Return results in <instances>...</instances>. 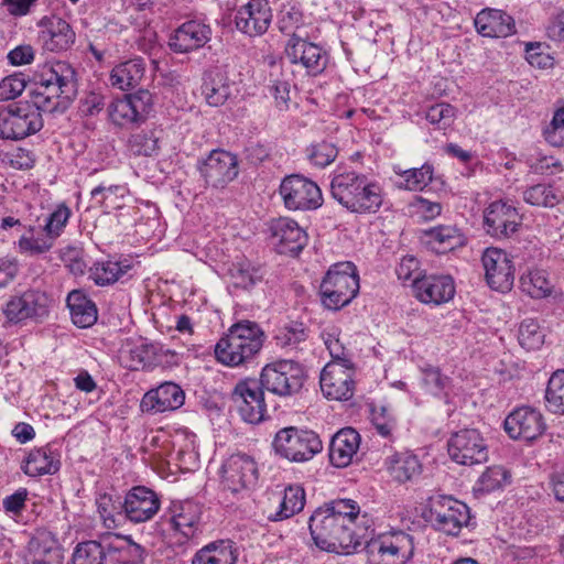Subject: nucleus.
<instances>
[{
  "label": "nucleus",
  "mask_w": 564,
  "mask_h": 564,
  "mask_svg": "<svg viewBox=\"0 0 564 564\" xmlns=\"http://www.w3.org/2000/svg\"><path fill=\"white\" fill-rule=\"evenodd\" d=\"M360 507L352 499H336L314 511L308 528L315 544L328 552L350 553L359 544L356 523Z\"/></svg>",
  "instance_id": "obj_1"
},
{
  "label": "nucleus",
  "mask_w": 564,
  "mask_h": 564,
  "mask_svg": "<svg viewBox=\"0 0 564 564\" xmlns=\"http://www.w3.org/2000/svg\"><path fill=\"white\" fill-rule=\"evenodd\" d=\"M77 95L76 72L70 64L57 61L44 64L33 74L32 106L39 111H64Z\"/></svg>",
  "instance_id": "obj_2"
},
{
  "label": "nucleus",
  "mask_w": 564,
  "mask_h": 564,
  "mask_svg": "<svg viewBox=\"0 0 564 564\" xmlns=\"http://www.w3.org/2000/svg\"><path fill=\"white\" fill-rule=\"evenodd\" d=\"M330 193L334 199L351 213H376L382 205L381 187L355 171L335 173Z\"/></svg>",
  "instance_id": "obj_3"
},
{
  "label": "nucleus",
  "mask_w": 564,
  "mask_h": 564,
  "mask_svg": "<svg viewBox=\"0 0 564 564\" xmlns=\"http://www.w3.org/2000/svg\"><path fill=\"white\" fill-rule=\"evenodd\" d=\"M264 334L254 322L242 321L230 326L215 346L216 359L228 367L251 361L261 350Z\"/></svg>",
  "instance_id": "obj_4"
},
{
  "label": "nucleus",
  "mask_w": 564,
  "mask_h": 564,
  "mask_svg": "<svg viewBox=\"0 0 564 564\" xmlns=\"http://www.w3.org/2000/svg\"><path fill=\"white\" fill-rule=\"evenodd\" d=\"M359 292V275L352 262H338L326 272L319 293L322 303L337 311L349 304Z\"/></svg>",
  "instance_id": "obj_5"
},
{
  "label": "nucleus",
  "mask_w": 564,
  "mask_h": 564,
  "mask_svg": "<svg viewBox=\"0 0 564 564\" xmlns=\"http://www.w3.org/2000/svg\"><path fill=\"white\" fill-rule=\"evenodd\" d=\"M424 519L434 530L457 536L469 523L470 512L466 503L451 496L438 495L429 499Z\"/></svg>",
  "instance_id": "obj_6"
},
{
  "label": "nucleus",
  "mask_w": 564,
  "mask_h": 564,
  "mask_svg": "<svg viewBox=\"0 0 564 564\" xmlns=\"http://www.w3.org/2000/svg\"><path fill=\"white\" fill-rule=\"evenodd\" d=\"M272 446L276 455L293 463L311 460L323 449L318 434L294 426L281 429L275 434Z\"/></svg>",
  "instance_id": "obj_7"
},
{
  "label": "nucleus",
  "mask_w": 564,
  "mask_h": 564,
  "mask_svg": "<svg viewBox=\"0 0 564 564\" xmlns=\"http://www.w3.org/2000/svg\"><path fill=\"white\" fill-rule=\"evenodd\" d=\"M305 378L304 367L293 359H279L268 364L260 375L261 386L279 397L299 393Z\"/></svg>",
  "instance_id": "obj_8"
},
{
  "label": "nucleus",
  "mask_w": 564,
  "mask_h": 564,
  "mask_svg": "<svg viewBox=\"0 0 564 564\" xmlns=\"http://www.w3.org/2000/svg\"><path fill=\"white\" fill-rule=\"evenodd\" d=\"M43 128L42 115L29 102L11 104L0 110V138L22 140Z\"/></svg>",
  "instance_id": "obj_9"
},
{
  "label": "nucleus",
  "mask_w": 564,
  "mask_h": 564,
  "mask_svg": "<svg viewBox=\"0 0 564 564\" xmlns=\"http://www.w3.org/2000/svg\"><path fill=\"white\" fill-rule=\"evenodd\" d=\"M372 564H405L414 553L413 538L403 532L382 533L367 544Z\"/></svg>",
  "instance_id": "obj_10"
},
{
  "label": "nucleus",
  "mask_w": 564,
  "mask_h": 564,
  "mask_svg": "<svg viewBox=\"0 0 564 564\" xmlns=\"http://www.w3.org/2000/svg\"><path fill=\"white\" fill-rule=\"evenodd\" d=\"M280 194L289 210H314L323 204L318 185L299 174L284 177L280 185Z\"/></svg>",
  "instance_id": "obj_11"
},
{
  "label": "nucleus",
  "mask_w": 564,
  "mask_h": 564,
  "mask_svg": "<svg viewBox=\"0 0 564 564\" xmlns=\"http://www.w3.org/2000/svg\"><path fill=\"white\" fill-rule=\"evenodd\" d=\"M449 457L459 465L474 466L488 460V445L476 429L454 433L447 442Z\"/></svg>",
  "instance_id": "obj_12"
},
{
  "label": "nucleus",
  "mask_w": 564,
  "mask_h": 564,
  "mask_svg": "<svg viewBox=\"0 0 564 564\" xmlns=\"http://www.w3.org/2000/svg\"><path fill=\"white\" fill-rule=\"evenodd\" d=\"M153 105L149 90L140 89L122 98L112 100L108 108V118L117 127L127 128L143 122Z\"/></svg>",
  "instance_id": "obj_13"
},
{
  "label": "nucleus",
  "mask_w": 564,
  "mask_h": 564,
  "mask_svg": "<svg viewBox=\"0 0 564 564\" xmlns=\"http://www.w3.org/2000/svg\"><path fill=\"white\" fill-rule=\"evenodd\" d=\"M198 171L207 187L225 188L239 174L238 158L229 151L215 149L199 162Z\"/></svg>",
  "instance_id": "obj_14"
},
{
  "label": "nucleus",
  "mask_w": 564,
  "mask_h": 564,
  "mask_svg": "<svg viewBox=\"0 0 564 564\" xmlns=\"http://www.w3.org/2000/svg\"><path fill=\"white\" fill-rule=\"evenodd\" d=\"M263 390L261 381L251 378L239 381L234 388L231 400L243 421L257 424L264 419L267 404Z\"/></svg>",
  "instance_id": "obj_15"
},
{
  "label": "nucleus",
  "mask_w": 564,
  "mask_h": 564,
  "mask_svg": "<svg viewBox=\"0 0 564 564\" xmlns=\"http://www.w3.org/2000/svg\"><path fill=\"white\" fill-rule=\"evenodd\" d=\"M50 299L37 290H28L22 294L11 296L2 308L7 321L13 324L26 319H41L48 313Z\"/></svg>",
  "instance_id": "obj_16"
},
{
  "label": "nucleus",
  "mask_w": 564,
  "mask_h": 564,
  "mask_svg": "<svg viewBox=\"0 0 564 564\" xmlns=\"http://www.w3.org/2000/svg\"><path fill=\"white\" fill-rule=\"evenodd\" d=\"M355 366L328 362L321 372L319 384L325 398L336 401L349 400L355 392Z\"/></svg>",
  "instance_id": "obj_17"
},
{
  "label": "nucleus",
  "mask_w": 564,
  "mask_h": 564,
  "mask_svg": "<svg viewBox=\"0 0 564 564\" xmlns=\"http://www.w3.org/2000/svg\"><path fill=\"white\" fill-rule=\"evenodd\" d=\"M285 54L292 64L302 65L313 76L321 74L328 61L326 52L319 45L307 41L300 33H293L289 39Z\"/></svg>",
  "instance_id": "obj_18"
},
{
  "label": "nucleus",
  "mask_w": 564,
  "mask_h": 564,
  "mask_svg": "<svg viewBox=\"0 0 564 564\" xmlns=\"http://www.w3.org/2000/svg\"><path fill=\"white\" fill-rule=\"evenodd\" d=\"M485 278L496 291H510L514 282V268L509 254L499 248H487L481 257Z\"/></svg>",
  "instance_id": "obj_19"
},
{
  "label": "nucleus",
  "mask_w": 564,
  "mask_h": 564,
  "mask_svg": "<svg viewBox=\"0 0 564 564\" xmlns=\"http://www.w3.org/2000/svg\"><path fill=\"white\" fill-rule=\"evenodd\" d=\"M269 231L272 243L281 254L295 256L307 243V234L293 219L279 217L269 223Z\"/></svg>",
  "instance_id": "obj_20"
},
{
  "label": "nucleus",
  "mask_w": 564,
  "mask_h": 564,
  "mask_svg": "<svg viewBox=\"0 0 564 564\" xmlns=\"http://www.w3.org/2000/svg\"><path fill=\"white\" fill-rule=\"evenodd\" d=\"M542 413L530 406H522L511 412L505 420V430L513 440L532 442L545 431Z\"/></svg>",
  "instance_id": "obj_21"
},
{
  "label": "nucleus",
  "mask_w": 564,
  "mask_h": 564,
  "mask_svg": "<svg viewBox=\"0 0 564 564\" xmlns=\"http://www.w3.org/2000/svg\"><path fill=\"white\" fill-rule=\"evenodd\" d=\"M124 519L133 523L150 521L159 512L161 500L159 495L145 487H132L124 496Z\"/></svg>",
  "instance_id": "obj_22"
},
{
  "label": "nucleus",
  "mask_w": 564,
  "mask_h": 564,
  "mask_svg": "<svg viewBox=\"0 0 564 564\" xmlns=\"http://www.w3.org/2000/svg\"><path fill=\"white\" fill-rule=\"evenodd\" d=\"M257 473V465L252 457L246 454H234L223 466L224 489L232 494L240 492L256 482Z\"/></svg>",
  "instance_id": "obj_23"
},
{
  "label": "nucleus",
  "mask_w": 564,
  "mask_h": 564,
  "mask_svg": "<svg viewBox=\"0 0 564 564\" xmlns=\"http://www.w3.org/2000/svg\"><path fill=\"white\" fill-rule=\"evenodd\" d=\"M39 26V42L43 50L48 52H63L75 43V32L67 21L58 17L43 18Z\"/></svg>",
  "instance_id": "obj_24"
},
{
  "label": "nucleus",
  "mask_w": 564,
  "mask_h": 564,
  "mask_svg": "<svg viewBox=\"0 0 564 564\" xmlns=\"http://www.w3.org/2000/svg\"><path fill=\"white\" fill-rule=\"evenodd\" d=\"M487 232L496 238H508L518 230L521 218L517 209L506 202L491 203L485 210Z\"/></svg>",
  "instance_id": "obj_25"
},
{
  "label": "nucleus",
  "mask_w": 564,
  "mask_h": 564,
  "mask_svg": "<svg viewBox=\"0 0 564 564\" xmlns=\"http://www.w3.org/2000/svg\"><path fill=\"white\" fill-rule=\"evenodd\" d=\"M413 292L420 302L440 305L454 297L455 284L449 275H423L413 281Z\"/></svg>",
  "instance_id": "obj_26"
},
{
  "label": "nucleus",
  "mask_w": 564,
  "mask_h": 564,
  "mask_svg": "<svg viewBox=\"0 0 564 564\" xmlns=\"http://www.w3.org/2000/svg\"><path fill=\"white\" fill-rule=\"evenodd\" d=\"M272 21L268 0H250L236 14V26L250 36L265 33Z\"/></svg>",
  "instance_id": "obj_27"
},
{
  "label": "nucleus",
  "mask_w": 564,
  "mask_h": 564,
  "mask_svg": "<svg viewBox=\"0 0 564 564\" xmlns=\"http://www.w3.org/2000/svg\"><path fill=\"white\" fill-rule=\"evenodd\" d=\"M185 401V393L174 382H164L156 389L148 391L141 400L143 412H165L181 408Z\"/></svg>",
  "instance_id": "obj_28"
},
{
  "label": "nucleus",
  "mask_w": 564,
  "mask_h": 564,
  "mask_svg": "<svg viewBox=\"0 0 564 564\" xmlns=\"http://www.w3.org/2000/svg\"><path fill=\"white\" fill-rule=\"evenodd\" d=\"M212 29L200 21L191 20L180 25L170 39L174 52L187 53L203 47L209 42Z\"/></svg>",
  "instance_id": "obj_29"
},
{
  "label": "nucleus",
  "mask_w": 564,
  "mask_h": 564,
  "mask_svg": "<svg viewBox=\"0 0 564 564\" xmlns=\"http://www.w3.org/2000/svg\"><path fill=\"white\" fill-rule=\"evenodd\" d=\"M361 437L352 427L339 430L330 440L329 462L336 468H345L352 464L360 447Z\"/></svg>",
  "instance_id": "obj_30"
},
{
  "label": "nucleus",
  "mask_w": 564,
  "mask_h": 564,
  "mask_svg": "<svg viewBox=\"0 0 564 564\" xmlns=\"http://www.w3.org/2000/svg\"><path fill=\"white\" fill-rule=\"evenodd\" d=\"M474 24L482 36L507 37L516 32L513 18L497 9H482L476 15Z\"/></svg>",
  "instance_id": "obj_31"
},
{
  "label": "nucleus",
  "mask_w": 564,
  "mask_h": 564,
  "mask_svg": "<svg viewBox=\"0 0 564 564\" xmlns=\"http://www.w3.org/2000/svg\"><path fill=\"white\" fill-rule=\"evenodd\" d=\"M62 550L50 532H39L28 543L26 564H61Z\"/></svg>",
  "instance_id": "obj_32"
},
{
  "label": "nucleus",
  "mask_w": 564,
  "mask_h": 564,
  "mask_svg": "<svg viewBox=\"0 0 564 564\" xmlns=\"http://www.w3.org/2000/svg\"><path fill=\"white\" fill-rule=\"evenodd\" d=\"M173 528L185 539L194 538L199 531L200 507L192 500L173 501L170 507Z\"/></svg>",
  "instance_id": "obj_33"
},
{
  "label": "nucleus",
  "mask_w": 564,
  "mask_h": 564,
  "mask_svg": "<svg viewBox=\"0 0 564 564\" xmlns=\"http://www.w3.org/2000/svg\"><path fill=\"white\" fill-rule=\"evenodd\" d=\"M421 240L435 253H446L466 243L460 230L448 225H441L422 231Z\"/></svg>",
  "instance_id": "obj_34"
},
{
  "label": "nucleus",
  "mask_w": 564,
  "mask_h": 564,
  "mask_svg": "<svg viewBox=\"0 0 564 564\" xmlns=\"http://www.w3.org/2000/svg\"><path fill=\"white\" fill-rule=\"evenodd\" d=\"M202 95L208 106H224L232 95V83L225 72L220 69L208 70L203 78Z\"/></svg>",
  "instance_id": "obj_35"
},
{
  "label": "nucleus",
  "mask_w": 564,
  "mask_h": 564,
  "mask_svg": "<svg viewBox=\"0 0 564 564\" xmlns=\"http://www.w3.org/2000/svg\"><path fill=\"white\" fill-rule=\"evenodd\" d=\"M239 550L231 540H217L199 549L192 564H237Z\"/></svg>",
  "instance_id": "obj_36"
},
{
  "label": "nucleus",
  "mask_w": 564,
  "mask_h": 564,
  "mask_svg": "<svg viewBox=\"0 0 564 564\" xmlns=\"http://www.w3.org/2000/svg\"><path fill=\"white\" fill-rule=\"evenodd\" d=\"M145 73L143 58H132L115 66L110 73V84L121 90L137 87Z\"/></svg>",
  "instance_id": "obj_37"
},
{
  "label": "nucleus",
  "mask_w": 564,
  "mask_h": 564,
  "mask_svg": "<svg viewBox=\"0 0 564 564\" xmlns=\"http://www.w3.org/2000/svg\"><path fill=\"white\" fill-rule=\"evenodd\" d=\"M109 554H117L120 564H144L148 556L145 546L137 543L130 535H116L115 540L107 544Z\"/></svg>",
  "instance_id": "obj_38"
},
{
  "label": "nucleus",
  "mask_w": 564,
  "mask_h": 564,
  "mask_svg": "<svg viewBox=\"0 0 564 564\" xmlns=\"http://www.w3.org/2000/svg\"><path fill=\"white\" fill-rule=\"evenodd\" d=\"M66 302L70 311L72 321L76 326L87 328L96 323V305L82 291H72L68 294Z\"/></svg>",
  "instance_id": "obj_39"
},
{
  "label": "nucleus",
  "mask_w": 564,
  "mask_h": 564,
  "mask_svg": "<svg viewBox=\"0 0 564 564\" xmlns=\"http://www.w3.org/2000/svg\"><path fill=\"white\" fill-rule=\"evenodd\" d=\"M59 469V462L48 446L32 449L23 466L26 475L36 477L55 474Z\"/></svg>",
  "instance_id": "obj_40"
},
{
  "label": "nucleus",
  "mask_w": 564,
  "mask_h": 564,
  "mask_svg": "<svg viewBox=\"0 0 564 564\" xmlns=\"http://www.w3.org/2000/svg\"><path fill=\"white\" fill-rule=\"evenodd\" d=\"M387 467L391 477L398 482L412 480L421 473L417 457L410 453H395L387 459Z\"/></svg>",
  "instance_id": "obj_41"
},
{
  "label": "nucleus",
  "mask_w": 564,
  "mask_h": 564,
  "mask_svg": "<svg viewBox=\"0 0 564 564\" xmlns=\"http://www.w3.org/2000/svg\"><path fill=\"white\" fill-rule=\"evenodd\" d=\"M229 276L232 288L243 291H250L263 280L261 268L248 260L232 263Z\"/></svg>",
  "instance_id": "obj_42"
},
{
  "label": "nucleus",
  "mask_w": 564,
  "mask_h": 564,
  "mask_svg": "<svg viewBox=\"0 0 564 564\" xmlns=\"http://www.w3.org/2000/svg\"><path fill=\"white\" fill-rule=\"evenodd\" d=\"M97 511L107 529H115L124 518L123 500L119 496L101 494L96 499Z\"/></svg>",
  "instance_id": "obj_43"
},
{
  "label": "nucleus",
  "mask_w": 564,
  "mask_h": 564,
  "mask_svg": "<svg viewBox=\"0 0 564 564\" xmlns=\"http://www.w3.org/2000/svg\"><path fill=\"white\" fill-rule=\"evenodd\" d=\"M525 203L544 208H553L563 200L562 193L552 184L540 183L523 191Z\"/></svg>",
  "instance_id": "obj_44"
},
{
  "label": "nucleus",
  "mask_w": 564,
  "mask_h": 564,
  "mask_svg": "<svg viewBox=\"0 0 564 564\" xmlns=\"http://www.w3.org/2000/svg\"><path fill=\"white\" fill-rule=\"evenodd\" d=\"M305 505V491L299 485H291L284 490L279 510L268 517L271 521H281L300 512Z\"/></svg>",
  "instance_id": "obj_45"
},
{
  "label": "nucleus",
  "mask_w": 564,
  "mask_h": 564,
  "mask_svg": "<svg viewBox=\"0 0 564 564\" xmlns=\"http://www.w3.org/2000/svg\"><path fill=\"white\" fill-rule=\"evenodd\" d=\"M127 188L122 185H98L90 192V198L96 206L106 212L116 210L123 205Z\"/></svg>",
  "instance_id": "obj_46"
},
{
  "label": "nucleus",
  "mask_w": 564,
  "mask_h": 564,
  "mask_svg": "<svg viewBox=\"0 0 564 564\" xmlns=\"http://www.w3.org/2000/svg\"><path fill=\"white\" fill-rule=\"evenodd\" d=\"M130 268V264L118 261H100L90 268L89 276L97 285H109L117 282Z\"/></svg>",
  "instance_id": "obj_47"
},
{
  "label": "nucleus",
  "mask_w": 564,
  "mask_h": 564,
  "mask_svg": "<svg viewBox=\"0 0 564 564\" xmlns=\"http://www.w3.org/2000/svg\"><path fill=\"white\" fill-rule=\"evenodd\" d=\"M521 290L534 299L545 297L551 293L552 285L544 270L531 269L520 278Z\"/></svg>",
  "instance_id": "obj_48"
},
{
  "label": "nucleus",
  "mask_w": 564,
  "mask_h": 564,
  "mask_svg": "<svg viewBox=\"0 0 564 564\" xmlns=\"http://www.w3.org/2000/svg\"><path fill=\"white\" fill-rule=\"evenodd\" d=\"M307 339V332L303 324H291L278 329L274 340L276 346L288 352L301 350V345Z\"/></svg>",
  "instance_id": "obj_49"
},
{
  "label": "nucleus",
  "mask_w": 564,
  "mask_h": 564,
  "mask_svg": "<svg viewBox=\"0 0 564 564\" xmlns=\"http://www.w3.org/2000/svg\"><path fill=\"white\" fill-rule=\"evenodd\" d=\"M107 545L97 541H86L77 544L73 552L72 564H106Z\"/></svg>",
  "instance_id": "obj_50"
},
{
  "label": "nucleus",
  "mask_w": 564,
  "mask_h": 564,
  "mask_svg": "<svg viewBox=\"0 0 564 564\" xmlns=\"http://www.w3.org/2000/svg\"><path fill=\"white\" fill-rule=\"evenodd\" d=\"M395 173L402 177L399 187L408 191H422L433 180V167L429 164L404 171L395 170Z\"/></svg>",
  "instance_id": "obj_51"
},
{
  "label": "nucleus",
  "mask_w": 564,
  "mask_h": 564,
  "mask_svg": "<svg viewBox=\"0 0 564 564\" xmlns=\"http://www.w3.org/2000/svg\"><path fill=\"white\" fill-rule=\"evenodd\" d=\"M129 151L137 156H151L158 153L159 137L154 130H141L132 133L128 140Z\"/></svg>",
  "instance_id": "obj_52"
},
{
  "label": "nucleus",
  "mask_w": 564,
  "mask_h": 564,
  "mask_svg": "<svg viewBox=\"0 0 564 564\" xmlns=\"http://www.w3.org/2000/svg\"><path fill=\"white\" fill-rule=\"evenodd\" d=\"M545 403L549 411L564 414V370H556L549 379Z\"/></svg>",
  "instance_id": "obj_53"
},
{
  "label": "nucleus",
  "mask_w": 564,
  "mask_h": 564,
  "mask_svg": "<svg viewBox=\"0 0 564 564\" xmlns=\"http://www.w3.org/2000/svg\"><path fill=\"white\" fill-rule=\"evenodd\" d=\"M310 162L318 167L332 164L338 155L337 147L327 141L311 144L306 150Z\"/></svg>",
  "instance_id": "obj_54"
},
{
  "label": "nucleus",
  "mask_w": 564,
  "mask_h": 564,
  "mask_svg": "<svg viewBox=\"0 0 564 564\" xmlns=\"http://www.w3.org/2000/svg\"><path fill=\"white\" fill-rule=\"evenodd\" d=\"M425 118L437 129L446 130L456 119V109L447 102H440L427 109Z\"/></svg>",
  "instance_id": "obj_55"
},
{
  "label": "nucleus",
  "mask_w": 564,
  "mask_h": 564,
  "mask_svg": "<svg viewBox=\"0 0 564 564\" xmlns=\"http://www.w3.org/2000/svg\"><path fill=\"white\" fill-rule=\"evenodd\" d=\"M518 339L524 349L534 350L542 346L544 334L541 332L536 321L524 319L520 324Z\"/></svg>",
  "instance_id": "obj_56"
},
{
  "label": "nucleus",
  "mask_w": 564,
  "mask_h": 564,
  "mask_svg": "<svg viewBox=\"0 0 564 564\" xmlns=\"http://www.w3.org/2000/svg\"><path fill=\"white\" fill-rule=\"evenodd\" d=\"M509 479L508 471L502 466L488 467L478 479V490L491 492L502 488Z\"/></svg>",
  "instance_id": "obj_57"
},
{
  "label": "nucleus",
  "mask_w": 564,
  "mask_h": 564,
  "mask_svg": "<svg viewBox=\"0 0 564 564\" xmlns=\"http://www.w3.org/2000/svg\"><path fill=\"white\" fill-rule=\"evenodd\" d=\"M54 241L55 239L47 232H44L43 236L35 237L33 228H30V236H21L18 243L22 252L41 254L47 252L53 247Z\"/></svg>",
  "instance_id": "obj_58"
},
{
  "label": "nucleus",
  "mask_w": 564,
  "mask_h": 564,
  "mask_svg": "<svg viewBox=\"0 0 564 564\" xmlns=\"http://www.w3.org/2000/svg\"><path fill=\"white\" fill-rule=\"evenodd\" d=\"M70 215L72 212L69 207L66 204H59L56 209L47 217L43 231L47 232L51 237L56 239L61 236L63 229L68 223Z\"/></svg>",
  "instance_id": "obj_59"
},
{
  "label": "nucleus",
  "mask_w": 564,
  "mask_h": 564,
  "mask_svg": "<svg viewBox=\"0 0 564 564\" xmlns=\"http://www.w3.org/2000/svg\"><path fill=\"white\" fill-rule=\"evenodd\" d=\"M543 135L552 147H564V107L554 112L551 122L543 130Z\"/></svg>",
  "instance_id": "obj_60"
},
{
  "label": "nucleus",
  "mask_w": 564,
  "mask_h": 564,
  "mask_svg": "<svg viewBox=\"0 0 564 564\" xmlns=\"http://www.w3.org/2000/svg\"><path fill=\"white\" fill-rule=\"evenodd\" d=\"M26 87V79L22 73H13L0 80V100H10L19 97Z\"/></svg>",
  "instance_id": "obj_61"
},
{
  "label": "nucleus",
  "mask_w": 564,
  "mask_h": 564,
  "mask_svg": "<svg viewBox=\"0 0 564 564\" xmlns=\"http://www.w3.org/2000/svg\"><path fill=\"white\" fill-rule=\"evenodd\" d=\"M156 348L153 345H141L130 350L131 362L128 367L132 370L151 368L156 364Z\"/></svg>",
  "instance_id": "obj_62"
},
{
  "label": "nucleus",
  "mask_w": 564,
  "mask_h": 564,
  "mask_svg": "<svg viewBox=\"0 0 564 564\" xmlns=\"http://www.w3.org/2000/svg\"><path fill=\"white\" fill-rule=\"evenodd\" d=\"M324 343L332 357L329 362H338L341 366H355L350 352L346 349L337 335L332 333L326 334L324 336Z\"/></svg>",
  "instance_id": "obj_63"
},
{
  "label": "nucleus",
  "mask_w": 564,
  "mask_h": 564,
  "mask_svg": "<svg viewBox=\"0 0 564 564\" xmlns=\"http://www.w3.org/2000/svg\"><path fill=\"white\" fill-rule=\"evenodd\" d=\"M371 421L376 431L381 436L387 438L393 437V433L397 430V421L386 408L382 406L379 411H373Z\"/></svg>",
  "instance_id": "obj_64"
}]
</instances>
